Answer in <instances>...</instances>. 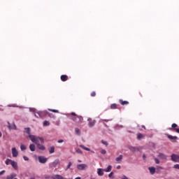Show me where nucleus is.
<instances>
[{
  "mask_svg": "<svg viewBox=\"0 0 179 179\" xmlns=\"http://www.w3.org/2000/svg\"><path fill=\"white\" fill-rule=\"evenodd\" d=\"M95 96H96V92H92L91 93V96H92V97H95Z\"/></svg>",
  "mask_w": 179,
  "mask_h": 179,
  "instance_id": "37998d69",
  "label": "nucleus"
},
{
  "mask_svg": "<svg viewBox=\"0 0 179 179\" xmlns=\"http://www.w3.org/2000/svg\"><path fill=\"white\" fill-rule=\"evenodd\" d=\"M129 149L131 152H136V150H138V149L136 147H133V146H129Z\"/></svg>",
  "mask_w": 179,
  "mask_h": 179,
  "instance_id": "b1692460",
  "label": "nucleus"
},
{
  "mask_svg": "<svg viewBox=\"0 0 179 179\" xmlns=\"http://www.w3.org/2000/svg\"><path fill=\"white\" fill-rule=\"evenodd\" d=\"M148 170H149L150 174H155L156 173V168H155L153 166L148 168Z\"/></svg>",
  "mask_w": 179,
  "mask_h": 179,
  "instance_id": "2eb2a0df",
  "label": "nucleus"
},
{
  "mask_svg": "<svg viewBox=\"0 0 179 179\" xmlns=\"http://www.w3.org/2000/svg\"><path fill=\"white\" fill-rule=\"evenodd\" d=\"M101 155H106V153H107V151H106V150H101Z\"/></svg>",
  "mask_w": 179,
  "mask_h": 179,
  "instance_id": "a19ab883",
  "label": "nucleus"
},
{
  "mask_svg": "<svg viewBox=\"0 0 179 179\" xmlns=\"http://www.w3.org/2000/svg\"><path fill=\"white\" fill-rule=\"evenodd\" d=\"M52 179H64V177L61 175H54L52 176Z\"/></svg>",
  "mask_w": 179,
  "mask_h": 179,
  "instance_id": "dca6fc26",
  "label": "nucleus"
},
{
  "mask_svg": "<svg viewBox=\"0 0 179 179\" xmlns=\"http://www.w3.org/2000/svg\"><path fill=\"white\" fill-rule=\"evenodd\" d=\"M12 155H13V157H17L19 152H17V150H16L15 148H12Z\"/></svg>",
  "mask_w": 179,
  "mask_h": 179,
  "instance_id": "1a4fd4ad",
  "label": "nucleus"
},
{
  "mask_svg": "<svg viewBox=\"0 0 179 179\" xmlns=\"http://www.w3.org/2000/svg\"><path fill=\"white\" fill-rule=\"evenodd\" d=\"M53 167H57V164H59V159H56L55 161H54L52 163Z\"/></svg>",
  "mask_w": 179,
  "mask_h": 179,
  "instance_id": "4be33fe9",
  "label": "nucleus"
},
{
  "mask_svg": "<svg viewBox=\"0 0 179 179\" xmlns=\"http://www.w3.org/2000/svg\"><path fill=\"white\" fill-rule=\"evenodd\" d=\"M142 138H143V134L139 133L137 136V139H138V141H140V139H142Z\"/></svg>",
  "mask_w": 179,
  "mask_h": 179,
  "instance_id": "7c9ffc66",
  "label": "nucleus"
},
{
  "mask_svg": "<svg viewBox=\"0 0 179 179\" xmlns=\"http://www.w3.org/2000/svg\"><path fill=\"white\" fill-rule=\"evenodd\" d=\"M116 169H117V170H120V169H121V166L118 165Z\"/></svg>",
  "mask_w": 179,
  "mask_h": 179,
  "instance_id": "09e8293b",
  "label": "nucleus"
},
{
  "mask_svg": "<svg viewBox=\"0 0 179 179\" xmlns=\"http://www.w3.org/2000/svg\"><path fill=\"white\" fill-rule=\"evenodd\" d=\"M38 160L39 162H41L42 164H45V163H47V158L43 156H38Z\"/></svg>",
  "mask_w": 179,
  "mask_h": 179,
  "instance_id": "20e7f679",
  "label": "nucleus"
},
{
  "mask_svg": "<svg viewBox=\"0 0 179 179\" xmlns=\"http://www.w3.org/2000/svg\"><path fill=\"white\" fill-rule=\"evenodd\" d=\"M157 157H159V159L161 160H167V156L162 152L159 153Z\"/></svg>",
  "mask_w": 179,
  "mask_h": 179,
  "instance_id": "6e6552de",
  "label": "nucleus"
},
{
  "mask_svg": "<svg viewBox=\"0 0 179 179\" xmlns=\"http://www.w3.org/2000/svg\"><path fill=\"white\" fill-rule=\"evenodd\" d=\"M75 132L77 135H80V129H79V128H76Z\"/></svg>",
  "mask_w": 179,
  "mask_h": 179,
  "instance_id": "c756f323",
  "label": "nucleus"
},
{
  "mask_svg": "<svg viewBox=\"0 0 179 179\" xmlns=\"http://www.w3.org/2000/svg\"><path fill=\"white\" fill-rule=\"evenodd\" d=\"M20 149L21 150H26L27 148H26V145H24V144H21L20 145Z\"/></svg>",
  "mask_w": 179,
  "mask_h": 179,
  "instance_id": "72a5a7b5",
  "label": "nucleus"
},
{
  "mask_svg": "<svg viewBox=\"0 0 179 179\" xmlns=\"http://www.w3.org/2000/svg\"><path fill=\"white\" fill-rule=\"evenodd\" d=\"M155 162L156 164H159V163H160V161H159V159H157V158H155Z\"/></svg>",
  "mask_w": 179,
  "mask_h": 179,
  "instance_id": "ea45409f",
  "label": "nucleus"
},
{
  "mask_svg": "<svg viewBox=\"0 0 179 179\" xmlns=\"http://www.w3.org/2000/svg\"><path fill=\"white\" fill-rule=\"evenodd\" d=\"M23 159H24V160H25L26 162H28V160H29V157H27V156H24V157H23Z\"/></svg>",
  "mask_w": 179,
  "mask_h": 179,
  "instance_id": "c03bdc74",
  "label": "nucleus"
},
{
  "mask_svg": "<svg viewBox=\"0 0 179 179\" xmlns=\"http://www.w3.org/2000/svg\"><path fill=\"white\" fill-rule=\"evenodd\" d=\"M80 148H82V149H84V150H87V152H90V148H88L87 147H85L83 145H80Z\"/></svg>",
  "mask_w": 179,
  "mask_h": 179,
  "instance_id": "a878e982",
  "label": "nucleus"
},
{
  "mask_svg": "<svg viewBox=\"0 0 179 179\" xmlns=\"http://www.w3.org/2000/svg\"><path fill=\"white\" fill-rule=\"evenodd\" d=\"M8 128L9 129H16V124H13L10 125V123L8 122Z\"/></svg>",
  "mask_w": 179,
  "mask_h": 179,
  "instance_id": "412c9836",
  "label": "nucleus"
},
{
  "mask_svg": "<svg viewBox=\"0 0 179 179\" xmlns=\"http://www.w3.org/2000/svg\"><path fill=\"white\" fill-rule=\"evenodd\" d=\"M16 173H11L10 175H9V176H6V178L7 179H13L15 177H16Z\"/></svg>",
  "mask_w": 179,
  "mask_h": 179,
  "instance_id": "a211bd4d",
  "label": "nucleus"
},
{
  "mask_svg": "<svg viewBox=\"0 0 179 179\" xmlns=\"http://www.w3.org/2000/svg\"><path fill=\"white\" fill-rule=\"evenodd\" d=\"M111 169H113V166L111 165H108L107 169H103V171L106 173H110V171H111Z\"/></svg>",
  "mask_w": 179,
  "mask_h": 179,
  "instance_id": "6ab92c4d",
  "label": "nucleus"
},
{
  "mask_svg": "<svg viewBox=\"0 0 179 179\" xmlns=\"http://www.w3.org/2000/svg\"><path fill=\"white\" fill-rule=\"evenodd\" d=\"M176 131L177 134H179V129H178Z\"/></svg>",
  "mask_w": 179,
  "mask_h": 179,
  "instance_id": "13d9d810",
  "label": "nucleus"
},
{
  "mask_svg": "<svg viewBox=\"0 0 179 179\" xmlns=\"http://www.w3.org/2000/svg\"><path fill=\"white\" fill-rule=\"evenodd\" d=\"M48 125H50V122L47 120H45L43 122V127H48Z\"/></svg>",
  "mask_w": 179,
  "mask_h": 179,
  "instance_id": "473e14b6",
  "label": "nucleus"
},
{
  "mask_svg": "<svg viewBox=\"0 0 179 179\" xmlns=\"http://www.w3.org/2000/svg\"><path fill=\"white\" fill-rule=\"evenodd\" d=\"M12 159H7L5 162L6 164L8 166L9 164V163H11Z\"/></svg>",
  "mask_w": 179,
  "mask_h": 179,
  "instance_id": "e433bc0d",
  "label": "nucleus"
},
{
  "mask_svg": "<svg viewBox=\"0 0 179 179\" xmlns=\"http://www.w3.org/2000/svg\"><path fill=\"white\" fill-rule=\"evenodd\" d=\"M103 121H106V122H108V121H110V120H103Z\"/></svg>",
  "mask_w": 179,
  "mask_h": 179,
  "instance_id": "5fc2aeb1",
  "label": "nucleus"
},
{
  "mask_svg": "<svg viewBox=\"0 0 179 179\" xmlns=\"http://www.w3.org/2000/svg\"><path fill=\"white\" fill-rule=\"evenodd\" d=\"M116 162H121L122 160V155H120L118 157L115 159Z\"/></svg>",
  "mask_w": 179,
  "mask_h": 179,
  "instance_id": "2f4dec72",
  "label": "nucleus"
},
{
  "mask_svg": "<svg viewBox=\"0 0 179 179\" xmlns=\"http://www.w3.org/2000/svg\"><path fill=\"white\" fill-rule=\"evenodd\" d=\"M82 162V161H80V160H78V163H81Z\"/></svg>",
  "mask_w": 179,
  "mask_h": 179,
  "instance_id": "052dcab7",
  "label": "nucleus"
},
{
  "mask_svg": "<svg viewBox=\"0 0 179 179\" xmlns=\"http://www.w3.org/2000/svg\"><path fill=\"white\" fill-rule=\"evenodd\" d=\"M71 115L73 116L71 117V120H73L76 124H82V122H83V117L76 115L74 112L71 113Z\"/></svg>",
  "mask_w": 179,
  "mask_h": 179,
  "instance_id": "f03ea898",
  "label": "nucleus"
},
{
  "mask_svg": "<svg viewBox=\"0 0 179 179\" xmlns=\"http://www.w3.org/2000/svg\"><path fill=\"white\" fill-rule=\"evenodd\" d=\"M167 136L170 141H177V139H178V137L177 136H173L171 135H168Z\"/></svg>",
  "mask_w": 179,
  "mask_h": 179,
  "instance_id": "f3484780",
  "label": "nucleus"
},
{
  "mask_svg": "<svg viewBox=\"0 0 179 179\" xmlns=\"http://www.w3.org/2000/svg\"><path fill=\"white\" fill-rule=\"evenodd\" d=\"M25 132L28 134V136L31 135V130L29 127L25 128Z\"/></svg>",
  "mask_w": 179,
  "mask_h": 179,
  "instance_id": "393cba45",
  "label": "nucleus"
},
{
  "mask_svg": "<svg viewBox=\"0 0 179 179\" xmlns=\"http://www.w3.org/2000/svg\"><path fill=\"white\" fill-rule=\"evenodd\" d=\"M78 170H85V169H87V166L86 164H81L77 165Z\"/></svg>",
  "mask_w": 179,
  "mask_h": 179,
  "instance_id": "0eeeda50",
  "label": "nucleus"
},
{
  "mask_svg": "<svg viewBox=\"0 0 179 179\" xmlns=\"http://www.w3.org/2000/svg\"><path fill=\"white\" fill-rule=\"evenodd\" d=\"M5 173V170L0 171V176H3Z\"/></svg>",
  "mask_w": 179,
  "mask_h": 179,
  "instance_id": "a18cd8bd",
  "label": "nucleus"
},
{
  "mask_svg": "<svg viewBox=\"0 0 179 179\" xmlns=\"http://www.w3.org/2000/svg\"><path fill=\"white\" fill-rule=\"evenodd\" d=\"M178 129V125L176 123L172 124L171 127L169 128V131H173L174 132H177Z\"/></svg>",
  "mask_w": 179,
  "mask_h": 179,
  "instance_id": "423d86ee",
  "label": "nucleus"
},
{
  "mask_svg": "<svg viewBox=\"0 0 179 179\" xmlns=\"http://www.w3.org/2000/svg\"><path fill=\"white\" fill-rule=\"evenodd\" d=\"M158 169H160L161 170H163V167H162V166H158Z\"/></svg>",
  "mask_w": 179,
  "mask_h": 179,
  "instance_id": "603ef678",
  "label": "nucleus"
},
{
  "mask_svg": "<svg viewBox=\"0 0 179 179\" xmlns=\"http://www.w3.org/2000/svg\"><path fill=\"white\" fill-rule=\"evenodd\" d=\"M28 138L33 142V143H36L37 145L38 142H40V143H44V138L41 137H37L34 135H29L28 136Z\"/></svg>",
  "mask_w": 179,
  "mask_h": 179,
  "instance_id": "f257e3e1",
  "label": "nucleus"
},
{
  "mask_svg": "<svg viewBox=\"0 0 179 179\" xmlns=\"http://www.w3.org/2000/svg\"><path fill=\"white\" fill-rule=\"evenodd\" d=\"M34 115L36 118H41V111L35 112Z\"/></svg>",
  "mask_w": 179,
  "mask_h": 179,
  "instance_id": "c85d7f7f",
  "label": "nucleus"
},
{
  "mask_svg": "<svg viewBox=\"0 0 179 179\" xmlns=\"http://www.w3.org/2000/svg\"><path fill=\"white\" fill-rule=\"evenodd\" d=\"M104 170L101 169H98V175L99 176H104Z\"/></svg>",
  "mask_w": 179,
  "mask_h": 179,
  "instance_id": "5701e85b",
  "label": "nucleus"
},
{
  "mask_svg": "<svg viewBox=\"0 0 179 179\" xmlns=\"http://www.w3.org/2000/svg\"><path fill=\"white\" fill-rule=\"evenodd\" d=\"M102 143L103 145H108V143H107V141H102Z\"/></svg>",
  "mask_w": 179,
  "mask_h": 179,
  "instance_id": "49530a36",
  "label": "nucleus"
},
{
  "mask_svg": "<svg viewBox=\"0 0 179 179\" xmlns=\"http://www.w3.org/2000/svg\"><path fill=\"white\" fill-rule=\"evenodd\" d=\"M117 103H113L110 105L111 110H115L117 108Z\"/></svg>",
  "mask_w": 179,
  "mask_h": 179,
  "instance_id": "cd10ccee",
  "label": "nucleus"
},
{
  "mask_svg": "<svg viewBox=\"0 0 179 179\" xmlns=\"http://www.w3.org/2000/svg\"><path fill=\"white\" fill-rule=\"evenodd\" d=\"M71 166H72V162H70L69 163V164H68V166H67L66 170H69V169H71Z\"/></svg>",
  "mask_w": 179,
  "mask_h": 179,
  "instance_id": "58836bf2",
  "label": "nucleus"
},
{
  "mask_svg": "<svg viewBox=\"0 0 179 179\" xmlns=\"http://www.w3.org/2000/svg\"><path fill=\"white\" fill-rule=\"evenodd\" d=\"M113 176H114V173L113 172H110L108 175V178H111V177H113Z\"/></svg>",
  "mask_w": 179,
  "mask_h": 179,
  "instance_id": "79ce46f5",
  "label": "nucleus"
},
{
  "mask_svg": "<svg viewBox=\"0 0 179 179\" xmlns=\"http://www.w3.org/2000/svg\"><path fill=\"white\" fill-rule=\"evenodd\" d=\"M48 114L46 110L41 111V118H45Z\"/></svg>",
  "mask_w": 179,
  "mask_h": 179,
  "instance_id": "9b49d317",
  "label": "nucleus"
},
{
  "mask_svg": "<svg viewBox=\"0 0 179 179\" xmlns=\"http://www.w3.org/2000/svg\"><path fill=\"white\" fill-rule=\"evenodd\" d=\"M171 159L172 162H174L175 163H178V162H179V155H177L176 154H173L171 156Z\"/></svg>",
  "mask_w": 179,
  "mask_h": 179,
  "instance_id": "7ed1b4c3",
  "label": "nucleus"
},
{
  "mask_svg": "<svg viewBox=\"0 0 179 179\" xmlns=\"http://www.w3.org/2000/svg\"><path fill=\"white\" fill-rule=\"evenodd\" d=\"M122 179H129V178H127V176H123V178Z\"/></svg>",
  "mask_w": 179,
  "mask_h": 179,
  "instance_id": "8fccbe9b",
  "label": "nucleus"
},
{
  "mask_svg": "<svg viewBox=\"0 0 179 179\" xmlns=\"http://www.w3.org/2000/svg\"><path fill=\"white\" fill-rule=\"evenodd\" d=\"M75 179H82L80 177L76 178Z\"/></svg>",
  "mask_w": 179,
  "mask_h": 179,
  "instance_id": "bf43d9fd",
  "label": "nucleus"
},
{
  "mask_svg": "<svg viewBox=\"0 0 179 179\" xmlns=\"http://www.w3.org/2000/svg\"><path fill=\"white\" fill-rule=\"evenodd\" d=\"M49 111H52V113H59V110L55 109H48Z\"/></svg>",
  "mask_w": 179,
  "mask_h": 179,
  "instance_id": "4c0bfd02",
  "label": "nucleus"
},
{
  "mask_svg": "<svg viewBox=\"0 0 179 179\" xmlns=\"http://www.w3.org/2000/svg\"><path fill=\"white\" fill-rule=\"evenodd\" d=\"M14 179H17V178H14Z\"/></svg>",
  "mask_w": 179,
  "mask_h": 179,
  "instance_id": "680f3d73",
  "label": "nucleus"
},
{
  "mask_svg": "<svg viewBox=\"0 0 179 179\" xmlns=\"http://www.w3.org/2000/svg\"><path fill=\"white\" fill-rule=\"evenodd\" d=\"M10 164H11L12 167H13V169H15V170H17V162L11 160Z\"/></svg>",
  "mask_w": 179,
  "mask_h": 179,
  "instance_id": "f8f14e48",
  "label": "nucleus"
},
{
  "mask_svg": "<svg viewBox=\"0 0 179 179\" xmlns=\"http://www.w3.org/2000/svg\"><path fill=\"white\" fill-rule=\"evenodd\" d=\"M143 159H146V155H144L143 156Z\"/></svg>",
  "mask_w": 179,
  "mask_h": 179,
  "instance_id": "4d7b16f0",
  "label": "nucleus"
},
{
  "mask_svg": "<svg viewBox=\"0 0 179 179\" xmlns=\"http://www.w3.org/2000/svg\"><path fill=\"white\" fill-rule=\"evenodd\" d=\"M56 125H59V121L56 122Z\"/></svg>",
  "mask_w": 179,
  "mask_h": 179,
  "instance_id": "3c124183",
  "label": "nucleus"
},
{
  "mask_svg": "<svg viewBox=\"0 0 179 179\" xmlns=\"http://www.w3.org/2000/svg\"><path fill=\"white\" fill-rule=\"evenodd\" d=\"M142 128H143L144 129H146V127H145V125H143Z\"/></svg>",
  "mask_w": 179,
  "mask_h": 179,
  "instance_id": "864d4df0",
  "label": "nucleus"
},
{
  "mask_svg": "<svg viewBox=\"0 0 179 179\" xmlns=\"http://www.w3.org/2000/svg\"><path fill=\"white\" fill-rule=\"evenodd\" d=\"M60 79H61L62 82H66V80H68L69 78H68V76H66V75H62L60 77Z\"/></svg>",
  "mask_w": 179,
  "mask_h": 179,
  "instance_id": "ddd939ff",
  "label": "nucleus"
},
{
  "mask_svg": "<svg viewBox=\"0 0 179 179\" xmlns=\"http://www.w3.org/2000/svg\"><path fill=\"white\" fill-rule=\"evenodd\" d=\"M0 138H2V133L0 131Z\"/></svg>",
  "mask_w": 179,
  "mask_h": 179,
  "instance_id": "6e6d98bb",
  "label": "nucleus"
},
{
  "mask_svg": "<svg viewBox=\"0 0 179 179\" xmlns=\"http://www.w3.org/2000/svg\"><path fill=\"white\" fill-rule=\"evenodd\" d=\"M62 142H64V140H59L58 141V143H62Z\"/></svg>",
  "mask_w": 179,
  "mask_h": 179,
  "instance_id": "de8ad7c7",
  "label": "nucleus"
},
{
  "mask_svg": "<svg viewBox=\"0 0 179 179\" xmlns=\"http://www.w3.org/2000/svg\"><path fill=\"white\" fill-rule=\"evenodd\" d=\"M29 149L31 152H34L36 150V145L34 144H30Z\"/></svg>",
  "mask_w": 179,
  "mask_h": 179,
  "instance_id": "aec40b11",
  "label": "nucleus"
},
{
  "mask_svg": "<svg viewBox=\"0 0 179 179\" xmlns=\"http://www.w3.org/2000/svg\"><path fill=\"white\" fill-rule=\"evenodd\" d=\"M49 152L50 154L54 153L55 152V147L52 146L49 148Z\"/></svg>",
  "mask_w": 179,
  "mask_h": 179,
  "instance_id": "bb28decb",
  "label": "nucleus"
},
{
  "mask_svg": "<svg viewBox=\"0 0 179 179\" xmlns=\"http://www.w3.org/2000/svg\"><path fill=\"white\" fill-rule=\"evenodd\" d=\"M41 143L40 142H38L36 145H37V148H39L40 150H45V147L42 145V144H40Z\"/></svg>",
  "mask_w": 179,
  "mask_h": 179,
  "instance_id": "9d476101",
  "label": "nucleus"
},
{
  "mask_svg": "<svg viewBox=\"0 0 179 179\" xmlns=\"http://www.w3.org/2000/svg\"><path fill=\"white\" fill-rule=\"evenodd\" d=\"M76 152L77 153H78L79 155H83V152H82V150H80V148H77L76 149Z\"/></svg>",
  "mask_w": 179,
  "mask_h": 179,
  "instance_id": "c9c22d12",
  "label": "nucleus"
},
{
  "mask_svg": "<svg viewBox=\"0 0 179 179\" xmlns=\"http://www.w3.org/2000/svg\"><path fill=\"white\" fill-rule=\"evenodd\" d=\"M119 103H120L122 106H127L129 104V102L128 101H123L122 99H120Z\"/></svg>",
  "mask_w": 179,
  "mask_h": 179,
  "instance_id": "4468645a",
  "label": "nucleus"
},
{
  "mask_svg": "<svg viewBox=\"0 0 179 179\" xmlns=\"http://www.w3.org/2000/svg\"><path fill=\"white\" fill-rule=\"evenodd\" d=\"M47 115H48V117H50V118H55V115H54V114H52V113H50L48 112Z\"/></svg>",
  "mask_w": 179,
  "mask_h": 179,
  "instance_id": "f704fd0d",
  "label": "nucleus"
},
{
  "mask_svg": "<svg viewBox=\"0 0 179 179\" xmlns=\"http://www.w3.org/2000/svg\"><path fill=\"white\" fill-rule=\"evenodd\" d=\"M87 121L89 122L88 125L90 128H92V127H94V124H96V120L89 117Z\"/></svg>",
  "mask_w": 179,
  "mask_h": 179,
  "instance_id": "39448f33",
  "label": "nucleus"
}]
</instances>
